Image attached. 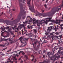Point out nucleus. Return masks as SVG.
Returning <instances> with one entry per match:
<instances>
[{"label": "nucleus", "mask_w": 63, "mask_h": 63, "mask_svg": "<svg viewBox=\"0 0 63 63\" xmlns=\"http://www.w3.org/2000/svg\"><path fill=\"white\" fill-rule=\"evenodd\" d=\"M28 38H25V44L26 45V42L27 41H28Z\"/></svg>", "instance_id": "23"}, {"label": "nucleus", "mask_w": 63, "mask_h": 63, "mask_svg": "<svg viewBox=\"0 0 63 63\" xmlns=\"http://www.w3.org/2000/svg\"><path fill=\"white\" fill-rule=\"evenodd\" d=\"M24 46H23V45L22 44L20 46V47H24Z\"/></svg>", "instance_id": "50"}, {"label": "nucleus", "mask_w": 63, "mask_h": 63, "mask_svg": "<svg viewBox=\"0 0 63 63\" xmlns=\"http://www.w3.org/2000/svg\"><path fill=\"white\" fill-rule=\"evenodd\" d=\"M54 1V0H52V2H51V4H52V3H53V1Z\"/></svg>", "instance_id": "53"}, {"label": "nucleus", "mask_w": 63, "mask_h": 63, "mask_svg": "<svg viewBox=\"0 0 63 63\" xmlns=\"http://www.w3.org/2000/svg\"><path fill=\"white\" fill-rule=\"evenodd\" d=\"M59 50L58 51V53H60V51L63 50V48L62 47H60L59 48Z\"/></svg>", "instance_id": "22"}, {"label": "nucleus", "mask_w": 63, "mask_h": 63, "mask_svg": "<svg viewBox=\"0 0 63 63\" xmlns=\"http://www.w3.org/2000/svg\"><path fill=\"white\" fill-rule=\"evenodd\" d=\"M35 41H36V39H34L33 40V42H34Z\"/></svg>", "instance_id": "55"}, {"label": "nucleus", "mask_w": 63, "mask_h": 63, "mask_svg": "<svg viewBox=\"0 0 63 63\" xmlns=\"http://www.w3.org/2000/svg\"><path fill=\"white\" fill-rule=\"evenodd\" d=\"M58 25H57V26L56 25L55 26V28L54 29V30L55 31H56L57 30V29H59V27L58 26Z\"/></svg>", "instance_id": "17"}, {"label": "nucleus", "mask_w": 63, "mask_h": 63, "mask_svg": "<svg viewBox=\"0 0 63 63\" xmlns=\"http://www.w3.org/2000/svg\"><path fill=\"white\" fill-rule=\"evenodd\" d=\"M63 24H62L61 25H60V26H61L62 27L63 26Z\"/></svg>", "instance_id": "57"}, {"label": "nucleus", "mask_w": 63, "mask_h": 63, "mask_svg": "<svg viewBox=\"0 0 63 63\" xmlns=\"http://www.w3.org/2000/svg\"><path fill=\"white\" fill-rule=\"evenodd\" d=\"M52 27H53V26H51L50 27V28H51V29L52 28Z\"/></svg>", "instance_id": "59"}, {"label": "nucleus", "mask_w": 63, "mask_h": 63, "mask_svg": "<svg viewBox=\"0 0 63 63\" xmlns=\"http://www.w3.org/2000/svg\"><path fill=\"white\" fill-rule=\"evenodd\" d=\"M47 63V61H46V60H45L44 62H41V63Z\"/></svg>", "instance_id": "31"}, {"label": "nucleus", "mask_w": 63, "mask_h": 63, "mask_svg": "<svg viewBox=\"0 0 63 63\" xmlns=\"http://www.w3.org/2000/svg\"><path fill=\"white\" fill-rule=\"evenodd\" d=\"M56 34V35H58V34H59V33L58 32H56V33L55 32H52V33H51L50 34V35H52L51 36V37L52 38V39L53 40V37H54V34Z\"/></svg>", "instance_id": "7"}, {"label": "nucleus", "mask_w": 63, "mask_h": 63, "mask_svg": "<svg viewBox=\"0 0 63 63\" xmlns=\"http://www.w3.org/2000/svg\"><path fill=\"white\" fill-rule=\"evenodd\" d=\"M43 57H44V58L45 57V55H43Z\"/></svg>", "instance_id": "62"}, {"label": "nucleus", "mask_w": 63, "mask_h": 63, "mask_svg": "<svg viewBox=\"0 0 63 63\" xmlns=\"http://www.w3.org/2000/svg\"><path fill=\"white\" fill-rule=\"evenodd\" d=\"M24 25L23 24H20L18 26V28L19 29H21L22 27H24Z\"/></svg>", "instance_id": "14"}, {"label": "nucleus", "mask_w": 63, "mask_h": 63, "mask_svg": "<svg viewBox=\"0 0 63 63\" xmlns=\"http://www.w3.org/2000/svg\"><path fill=\"white\" fill-rule=\"evenodd\" d=\"M29 9L32 12H35V9H34V7H31L29 8Z\"/></svg>", "instance_id": "12"}, {"label": "nucleus", "mask_w": 63, "mask_h": 63, "mask_svg": "<svg viewBox=\"0 0 63 63\" xmlns=\"http://www.w3.org/2000/svg\"><path fill=\"white\" fill-rule=\"evenodd\" d=\"M45 35L46 36H47V35H48V33L47 32H46V33H45Z\"/></svg>", "instance_id": "42"}, {"label": "nucleus", "mask_w": 63, "mask_h": 63, "mask_svg": "<svg viewBox=\"0 0 63 63\" xmlns=\"http://www.w3.org/2000/svg\"><path fill=\"white\" fill-rule=\"evenodd\" d=\"M56 58V55H55L54 56H53L51 58V60H55V58Z\"/></svg>", "instance_id": "20"}, {"label": "nucleus", "mask_w": 63, "mask_h": 63, "mask_svg": "<svg viewBox=\"0 0 63 63\" xmlns=\"http://www.w3.org/2000/svg\"><path fill=\"white\" fill-rule=\"evenodd\" d=\"M36 61H37V60H36V59H35V61L34 62V63H35Z\"/></svg>", "instance_id": "48"}, {"label": "nucleus", "mask_w": 63, "mask_h": 63, "mask_svg": "<svg viewBox=\"0 0 63 63\" xmlns=\"http://www.w3.org/2000/svg\"><path fill=\"white\" fill-rule=\"evenodd\" d=\"M12 59L13 60H17V59L16 58V55L15 54H14V55L13 56Z\"/></svg>", "instance_id": "13"}, {"label": "nucleus", "mask_w": 63, "mask_h": 63, "mask_svg": "<svg viewBox=\"0 0 63 63\" xmlns=\"http://www.w3.org/2000/svg\"><path fill=\"white\" fill-rule=\"evenodd\" d=\"M7 47H6V48H5L4 49H2V51H3V50H5L6 49H7Z\"/></svg>", "instance_id": "44"}, {"label": "nucleus", "mask_w": 63, "mask_h": 63, "mask_svg": "<svg viewBox=\"0 0 63 63\" xmlns=\"http://www.w3.org/2000/svg\"><path fill=\"white\" fill-rule=\"evenodd\" d=\"M39 45H38L37 46V49H36V50H38V49H39Z\"/></svg>", "instance_id": "39"}, {"label": "nucleus", "mask_w": 63, "mask_h": 63, "mask_svg": "<svg viewBox=\"0 0 63 63\" xmlns=\"http://www.w3.org/2000/svg\"><path fill=\"white\" fill-rule=\"evenodd\" d=\"M52 54V52H47V55H48V57H49V55H51Z\"/></svg>", "instance_id": "21"}, {"label": "nucleus", "mask_w": 63, "mask_h": 63, "mask_svg": "<svg viewBox=\"0 0 63 63\" xmlns=\"http://www.w3.org/2000/svg\"><path fill=\"white\" fill-rule=\"evenodd\" d=\"M6 28H7V27H5V28H2V31H6L5 29H6Z\"/></svg>", "instance_id": "33"}, {"label": "nucleus", "mask_w": 63, "mask_h": 63, "mask_svg": "<svg viewBox=\"0 0 63 63\" xmlns=\"http://www.w3.org/2000/svg\"><path fill=\"white\" fill-rule=\"evenodd\" d=\"M47 42V40H46L44 39V41L42 43L43 44H44V43H46Z\"/></svg>", "instance_id": "34"}, {"label": "nucleus", "mask_w": 63, "mask_h": 63, "mask_svg": "<svg viewBox=\"0 0 63 63\" xmlns=\"http://www.w3.org/2000/svg\"><path fill=\"white\" fill-rule=\"evenodd\" d=\"M12 10V11H16V9H13Z\"/></svg>", "instance_id": "52"}, {"label": "nucleus", "mask_w": 63, "mask_h": 63, "mask_svg": "<svg viewBox=\"0 0 63 63\" xmlns=\"http://www.w3.org/2000/svg\"><path fill=\"white\" fill-rule=\"evenodd\" d=\"M30 1H31V0H30L29 1L27 2V4L29 6L30 5Z\"/></svg>", "instance_id": "30"}, {"label": "nucleus", "mask_w": 63, "mask_h": 63, "mask_svg": "<svg viewBox=\"0 0 63 63\" xmlns=\"http://www.w3.org/2000/svg\"><path fill=\"white\" fill-rule=\"evenodd\" d=\"M25 32H24L23 31H22V34L24 35L25 34H26V36H29V35H30V33H28V32H27V31L25 29H24Z\"/></svg>", "instance_id": "6"}, {"label": "nucleus", "mask_w": 63, "mask_h": 63, "mask_svg": "<svg viewBox=\"0 0 63 63\" xmlns=\"http://www.w3.org/2000/svg\"><path fill=\"white\" fill-rule=\"evenodd\" d=\"M12 50V49H10L9 50H8L7 52V53L8 52H9V51H11Z\"/></svg>", "instance_id": "43"}, {"label": "nucleus", "mask_w": 63, "mask_h": 63, "mask_svg": "<svg viewBox=\"0 0 63 63\" xmlns=\"http://www.w3.org/2000/svg\"><path fill=\"white\" fill-rule=\"evenodd\" d=\"M5 22H6V23L7 24V25H11V26H13V23H10V22H9V21L8 20H5Z\"/></svg>", "instance_id": "9"}, {"label": "nucleus", "mask_w": 63, "mask_h": 63, "mask_svg": "<svg viewBox=\"0 0 63 63\" xmlns=\"http://www.w3.org/2000/svg\"><path fill=\"white\" fill-rule=\"evenodd\" d=\"M33 30L34 32L35 33H37V30H36L34 29Z\"/></svg>", "instance_id": "40"}, {"label": "nucleus", "mask_w": 63, "mask_h": 63, "mask_svg": "<svg viewBox=\"0 0 63 63\" xmlns=\"http://www.w3.org/2000/svg\"><path fill=\"white\" fill-rule=\"evenodd\" d=\"M9 43H8L7 44V43H5L4 44V45L3 44H0V46H1V47H6V46H7V45H9Z\"/></svg>", "instance_id": "15"}, {"label": "nucleus", "mask_w": 63, "mask_h": 63, "mask_svg": "<svg viewBox=\"0 0 63 63\" xmlns=\"http://www.w3.org/2000/svg\"><path fill=\"white\" fill-rule=\"evenodd\" d=\"M19 40L21 43H23V42H22V37H21L19 38Z\"/></svg>", "instance_id": "24"}, {"label": "nucleus", "mask_w": 63, "mask_h": 63, "mask_svg": "<svg viewBox=\"0 0 63 63\" xmlns=\"http://www.w3.org/2000/svg\"><path fill=\"white\" fill-rule=\"evenodd\" d=\"M19 5L20 7V15H23L24 16L25 15V13H26V12L24 11V10H23V8H24V7H23V4L20 3V2H19Z\"/></svg>", "instance_id": "3"}, {"label": "nucleus", "mask_w": 63, "mask_h": 63, "mask_svg": "<svg viewBox=\"0 0 63 63\" xmlns=\"http://www.w3.org/2000/svg\"><path fill=\"white\" fill-rule=\"evenodd\" d=\"M11 32V35H14V33H13V32Z\"/></svg>", "instance_id": "47"}, {"label": "nucleus", "mask_w": 63, "mask_h": 63, "mask_svg": "<svg viewBox=\"0 0 63 63\" xmlns=\"http://www.w3.org/2000/svg\"><path fill=\"white\" fill-rule=\"evenodd\" d=\"M31 19L32 20V21L33 22V24H36V23H38V20H37L35 21V22H34V21H35V18H33V19H32V18H31Z\"/></svg>", "instance_id": "11"}, {"label": "nucleus", "mask_w": 63, "mask_h": 63, "mask_svg": "<svg viewBox=\"0 0 63 63\" xmlns=\"http://www.w3.org/2000/svg\"><path fill=\"white\" fill-rule=\"evenodd\" d=\"M44 5L45 8L47 9V5H46V4H44Z\"/></svg>", "instance_id": "32"}, {"label": "nucleus", "mask_w": 63, "mask_h": 63, "mask_svg": "<svg viewBox=\"0 0 63 63\" xmlns=\"http://www.w3.org/2000/svg\"><path fill=\"white\" fill-rule=\"evenodd\" d=\"M11 56L10 57H9V58L8 59V61H7V63H9V62H12L11 60Z\"/></svg>", "instance_id": "18"}, {"label": "nucleus", "mask_w": 63, "mask_h": 63, "mask_svg": "<svg viewBox=\"0 0 63 63\" xmlns=\"http://www.w3.org/2000/svg\"><path fill=\"white\" fill-rule=\"evenodd\" d=\"M42 13H44V10H42Z\"/></svg>", "instance_id": "56"}, {"label": "nucleus", "mask_w": 63, "mask_h": 63, "mask_svg": "<svg viewBox=\"0 0 63 63\" xmlns=\"http://www.w3.org/2000/svg\"><path fill=\"white\" fill-rule=\"evenodd\" d=\"M62 54V55H63V51L61 52Z\"/></svg>", "instance_id": "64"}, {"label": "nucleus", "mask_w": 63, "mask_h": 63, "mask_svg": "<svg viewBox=\"0 0 63 63\" xmlns=\"http://www.w3.org/2000/svg\"><path fill=\"white\" fill-rule=\"evenodd\" d=\"M39 54H41L42 53V51L41 50H40L39 51Z\"/></svg>", "instance_id": "36"}, {"label": "nucleus", "mask_w": 63, "mask_h": 63, "mask_svg": "<svg viewBox=\"0 0 63 63\" xmlns=\"http://www.w3.org/2000/svg\"><path fill=\"white\" fill-rule=\"evenodd\" d=\"M41 22H40L39 23H37V25L38 26V27H40V24L41 25Z\"/></svg>", "instance_id": "28"}, {"label": "nucleus", "mask_w": 63, "mask_h": 63, "mask_svg": "<svg viewBox=\"0 0 63 63\" xmlns=\"http://www.w3.org/2000/svg\"><path fill=\"white\" fill-rule=\"evenodd\" d=\"M19 2H21L22 1V0H19Z\"/></svg>", "instance_id": "61"}, {"label": "nucleus", "mask_w": 63, "mask_h": 63, "mask_svg": "<svg viewBox=\"0 0 63 63\" xmlns=\"http://www.w3.org/2000/svg\"><path fill=\"white\" fill-rule=\"evenodd\" d=\"M25 58L27 59H28V57H27V56L26 55H25L24 56Z\"/></svg>", "instance_id": "37"}, {"label": "nucleus", "mask_w": 63, "mask_h": 63, "mask_svg": "<svg viewBox=\"0 0 63 63\" xmlns=\"http://www.w3.org/2000/svg\"><path fill=\"white\" fill-rule=\"evenodd\" d=\"M27 27L28 28V29H32V26H30V25L28 26Z\"/></svg>", "instance_id": "27"}, {"label": "nucleus", "mask_w": 63, "mask_h": 63, "mask_svg": "<svg viewBox=\"0 0 63 63\" xmlns=\"http://www.w3.org/2000/svg\"><path fill=\"white\" fill-rule=\"evenodd\" d=\"M16 29L17 30V31H18L19 30H18V28H16Z\"/></svg>", "instance_id": "63"}, {"label": "nucleus", "mask_w": 63, "mask_h": 63, "mask_svg": "<svg viewBox=\"0 0 63 63\" xmlns=\"http://www.w3.org/2000/svg\"><path fill=\"white\" fill-rule=\"evenodd\" d=\"M52 17L47 18H46V20H44V21L46 24H47V22L51 21V22H54L56 24H59V25H60V23L61 22L60 19L58 20L56 19V20L55 21L54 20H51V19H52Z\"/></svg>", "instance_id": "2"}, {"label": "nucleus", "mask_w": 63, "mask_h": 63, "mask_svg": "<svg viewBox=\"0 0 63 63\" xmlns=\"http://www.w3.org/2000/svg\"><path fill=\"white\" fill-rule=\"evenodd\" d=\"M41 14L39 13L37 11L36 12V15L37 16H40L41 15Z\"/></svg>", "instance_id": "29"}, {"label": "nucleus", "mask_w": 63, "mask_h": 63, "mask_svg": "<svg viewBox=\"0 0 63 63\" xmlns=\"http://www.w3.org/2000/svg\"><path fill=\"white\" fill-rule=\"evenodd\" d=\"M31 18H30V20L29 21H26V22H23V23L25 24V23H28V24H30V22H31L32 21H32V20H31Z\"/></svg>", "instance_id": "10"}, {"label": "nucleus", "mask_w": 63, "mask_h": 63, "mask_svg": "<svg viewBox=\"0 0 63 63\" xmlns=\"http://www.w3.org/2000/svg\"><path fill=\"white\" fill-rule=\"evenodd\" d=\"M13 37H16V36L14 35H13Z\"/></svg>", "instance_id": "58"}, {"label": "nucleus", "mask_w": 63, "mask_h": 63, "mask_svg": "<svg viewBox=\"0 0 63 63\" xmlns=\"http://www.w3.org/2000/svg\"><path fill=\"white\" fill-rule=\"evenodd\" d=\"M16 56L17 57H18L19 56V55L18 54H16Z\"/></svg>", "instance_id": "51"}, {"label": "nucleus", "mask_w": 63, "mask_h": 63, "mask_svg": "<svg viewBox=\"0 0 63 63\" xmlns=\"http://www.w3.org/2000/svg\"><path fill=\"white\" fill-rule=\"evenodd\" d=\"M36 43H37V42H35L34 43L33 45V48L34 49H36Z\"/></svg>", "instance_id": "19"}, {"label": "nucleus", "mask_w": 63, "mask_h": 63, "mask_svg": "<svg viewBox=\"0 0 63 63\" xmlns=\"http://www.w3.org/2000/svg\"><path fill=\"white\" fill-rule=\"evenodd\" d=\"M51 30V29H50V27H49L48 29H47V31H48L49 32H50V31Z\"/></svg>", "instance_id": "35"}, {"label": "nucleus", "mask_w": 63, "mask_h": 63, "mask_svg": "<svg viewBox=\"0 0 63 63\" xmlns=\"http://www.w3.org/2000/svg\"><path fill=\"white\" fill-rule=\"evenodd\" d=\"M23 63V61H22V60H21V61H20V63Z\"/></svg>", "instance_id": "54"}, {"label": "nucleus", "mask_w": 63, "mask_h": 63, "mask_svg": "<svg viewBox=\"0 0 63 63\" xmlns=\"http://www.w3.org/2000/svg\"><path fill=\"white\" fill-rule=\"evenodd\" d=\"M3 41H9V42H11L9 43L10 44H12L13 43H14V41L13 40H11L10 38L5 39L4 38H2V37L1 38V40H0V42H2Z\"/></svg>", "instance_id": "5"}, {"label": "nucleus", "mask_w": 63, "mask_h": 63, "mask_svg": "<svg viewBox=\"0 0 63 63\" xmlns=\"http://www.w3.org/2000/svg\"><path fill=\"white\" fill-rule=\"evenodd\" d=\"M22 51V52H21V53H22V54L23 55H24L25 54V53H24V52H23V51Z\"/></svg>", "instance_id": "38"}, {"label": "nucleus", "mask_w": 63, "mask_h": 63, "mask_svg": "<svg viewBox=\"0 0 63 63\" xmlns=\"http://www.w3.org/2000/svg\"><path fill=\"white\" fill-rule=\"evenodd\" d=\"M43 53H45V52H46V50H43Z\"/></svg>", "instance_id": "46"}, {"label": "nucleus", "mask_w": 63, "mask_h": 63, "mask_svg": "<svg viewBox=\"0 0 63 63\" xmlns=\"http://www.w3.org/2000/svg\"><path fill=\"white\" fill-rule=\"evenodd\" d=\"M48 2V0H47L46 1V3H47Z\"/></svg>", "instance_id": "60"}, {"label": "nucleus", "mask_w": 63, "mask_h": 63, "mask_svg": "<svg viewBox=\"0 0 63 63\" xmlns=\"http://www.w3.org/2000/svg\"><path fill=\"white\" fill-rule=\"evenodd\" d=\"M22 52V51H20L18 53V54L19 55H20V54L21 53V52Z\"/></svg>", "instance_id": "45"}, {"label": "nucleus", "mask_w": 63, "mask_h": 63, "mask_svg": "<svg viewBox=\"0 0 63 63\" xmlns=\"http://www.w3.org/2000/svg\"><path fill=\"white\" fill-rule=\"evenodd\" d=\"M3 20L2 19H0V22H2L3 21Z\"/></svg>", "instance_id": "49"}, {"label": "nucleus", "mask_w": 63, "mask_h": 63, "mask_svg": "<svg viewBox=\"0 0 63 63\" xmlns=\"http://www.w3.org/2000/svg\"><path fill=\"white\" fill-rule=\"evenodd\" d=\"M47 20V19H46V18L44 19H42L41 20V21L40 22H41V25H42V26H44L45 25V24H44V23L46 24V23H45V21H44V20Z\"/></svg>", "instance_id": "8"}, {"label": "nucleus", "mask_w": 63, "mask_h": 63, "mask_svg": "<svg viewBox=\"0 0 63 63\" xmlns=\"http://www.w3.org/2000/svg\"><path fill=\"white\" fill-rule=\"evenodd\" d=\"M33 53L34 54H35V55H37V53L35 52H34Z\"/></svg>", "instance_id": "41"}, {"label": "nucleus", "mask_w": 63, "mask_h": 63, "mask_svg": "<svg viewBox=\"0 0 63 63\" xmlns=\"http://www.w3.org/2000/svg\"><path fill=\"white\" fill-rule=\"evenodd\" d=\"M21 18H18V19H16L13 20L12 21V23H13V25L14 24H15V25L14 26V27H11V28L13 29V30H15V29L16 27V25H17L18 22L19 21V20Z\"/></svg>", "instance_id": "4"}, {"label": "nucleus", "mask_w": 63, "mask_h": 63, "mask_svg": "<svg viewBox=\"0 0 63 63\" xmlns=\"http://www.w3.org/2000/svg\"><path fill=\"white\" fill-rule=\"evenodd\" d=\"M6 29H8V32H11V31H12V29L11 28H10L9 27H7V28H5Z\"/></svg>", "instance_id": "16"}, {"label": "nucleus", "mask_w": 63, "mask_h": 63, "mask_svg": "<svg viewBox=\"0 0 63 63\" xmlns=\"http://www.w3.org/2000/svg\"><path fill=\"white\" fill-rule=\"evenodd\" d=\"M31 57H33L32 59L31 60V61H34V59H35V58L34 57V56H33V55H32L31 56Z\"/></svg>", "instance_id": "26"}, {"label": "nucleus", "mask_w": 63, "mask_h": 63, "mask_svg": "<svg viewBox=\"0 0 63 63\" xmlns=\"http://www.w3.org/2000/svg\"><path fill=\"white\" fill-rule=\"evenodd\" d=\"M4 33V32H2L1 34V35L2 37H3L4 38H6L7 37V36H4L3 35V34Z\"/></svg>", "instance_id": "25"}, {"label": "nucleus", "mask_w": 63, "mask_h": 63, "mask_svg": "<svg viewBox=\"0 0 63 63\" xmlns=\"http://www.w3.org/2000/svg\"><path fill=\"white\" fill-rule=\"evenodd\" d=\"M62 6H57L56 7V8L55 9L54 8H53L52 10L50 12H48L47 13V16H50L51 15L50 14L52 15H53L54 13H55L56 12L59 11V10H61V8L62 6L63 8V0L62 1Z\"/></svg>", "instance_id": "1"}]
</instances>
